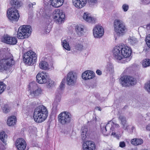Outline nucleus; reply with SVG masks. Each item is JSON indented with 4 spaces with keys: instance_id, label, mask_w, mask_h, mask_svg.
I'll list each match as a JSON object with an SVG mask.
<instances>
[{
    "instance_id": "obj_18",
    "label": "nucleus",
    "mask_w": 150,
    "mask_h": 150,
    "mask_svg": "<svg viewBox=\"0 0 150 150\" xmlns=\"http://www.w3.org/2000/svg\"><path fill=\"white\" fill-rule=\"evenodd\" d=\"M45 1L44 3L46 6H47L50 2L52 6L57 8L61 6L63 4L64 0H47Z\"/></svg>"
},
{
    "instance_id": "obj_28",
    "label": "nucleus",
    "mask_w": 150,
    "mask_h": 150,
    "mask_svg": "<svg viewBox=\"0 0 150 150\" xmlns=\"http://www.w3.org/2000/svg\"><path fill=\"white\" fill-rule=\"evenodd\" d=\"M88 127L87 126H84L82 127L81 129V137L83 140L86 139V138L87 137V132L88 131Z\"/></svg>"
},
{
    "instance_id": "obj_20",
    "label": "nucleus",
    "mask_w": 150,
    "mask_h": 150,
    "mask_svg": "<svg viewBox=\"0 0 150 150\" xmlns=\"http://www.w3.org/2000/svg\"><path fill=\"white\" fill-rule=\"evenodd\" d=\"M93 34L95 37L98 38L103 35L104 32L102 27L100 25L96 26L93 29Z\"/></svg>"
},
{
    "instance_id": "obj_2",
    "label": "nucleus",
    "mask_w": 150,
    "mask_h": 150,
    "mask_svg": "<svg viewBox=\"0 0 150 150\" xmlns=\"http://www.w3.org/2000/svg\"><path fill=\"white\" fill-rule=\"evenodd\" d=\"M48 112L46 108L43 105H40L35 109L33 115L34 120L38 122H42L47 117Z\"/></svg>"
},
{
    "instance_id": "obj_19",
    "label": "nucleus",
    "mask_w": 150,
    "mask_h": 150,
    "mask_svg": "<svg viewBox=\"0 0 150 150\" xmlns=\"http://www.w3.org/2000/svg\"><path fill=\"white\" fill-rule=\"evenodd\" d=\"M15 145L18 150H24L25 149L26 144L23 139L19 138L16 140Z\"/></svg>"
},
{
    "instance_id": "obj_11",
    "label": "nucleus",
    "mask_w": 150,
    "mask_h": 150,
    "mask_svg": "<svg viewBox=\"0 0 150 150\" xmlns=\"http://www.w3.org/2000/svg\"><path fill=\"white\" fill-rule=\"evenodd\" d=\"M8 19L12 21H17L19 17L18 11L16 8H9L7 13Z\"/></svg>"
},
{
    "instance_id": "obj_53",
    "label": "nucleus",
    "mask_w": 150,
    "mask_h": 150,
    "mask_svg": "<svg viewBox=\"0 0 150 150\" xmlns=\"http://www.w3.org/2000/svg\"><path fill=\"white\" fill-rule=\"evenodd\" d=\"M146 129L147 130H150V124L147 125L146 127Z\"/></svg>"
},
{
    "instance_id": "obj_12",
    "label": "nucleus",
    "mask_w": 150,
    "mask_h": 150,
    "mask_svg": "<svg viewBox=\"0 0 150 150\" xmlns=\"http://www.w3.org/2000/svg\"><path fill=\"white\" fill-rule=\"evenodd\" d=\"M48 74L44 71L38 73L36 76V81L39 83H45L49 80Z\"/></svg>"
},
{
    "instance_id": "obj_9",
    "label": "nucleus",
    "mask_w": 150,
    "mask_h": 150,
    "mask_svg": "<svg viewBox=\"0 0 150 150\" xmlns=\"http://www.w3.org/2000/svg\"><path fill=\"white\" fill-rule=\"evenodd\" d=\"M58 118V122L62 125L69 123L71 119L70 114L67 112H61L59 115Z\"/></svg>"
},
{
    "instance_id": "obj_8",
    "label": "nucleus",
    "mask_w": 150,
    "mask_h": 150,
    "mask_svg": "<svg viewBox=\"0 0 150 150\" xmlns=\"http://www.w3.org/2000/svg\"><path fill=\"white\" fill-rule=\"evenodd\" d=\"M29 87L30 90V94L29 97H34L41 94L42 90L40 88H39L35 82H32L29 84Z\"/></svg>"
},
{
    "instance_id": "obj_21",
    "label": "nucleus",
    "mask_w": 150,
    "mask_h": 150,
    "mask_svg": "<svg viewBox=\"0 0 150 150\" xmlns=\"http://www.w3.org/2000/svg\"><path fill=\"white\" fill-rule=\"evenodd\" d=\"M119 120L120 122V124L122 125V127L124 130L127 131L129 126L127 123L126 118L124 116L120 115L118 117Z\"/></svg>"
},
{
    "instance_id": "obj_43",
    "label": "nucleus",
    "mask_w": 150,
    "mask_h": 150,
    "mask_svg": "<svg viewBox=\"0 0 150 150\" xmlns=\"http://www.w3.org/2000/svg\"><path fill=\"white\" fill-rule=\"evenodd\" d=\"M129 7L128 5L126 4H123L122 6V9L125 12L127 11L128 10Z\"/></svg>"
},
{
    "instance_id": "obj_44",
    "label": "nucleus",
    "mask_w": 150,
    "mask_h": 150,
    "mask_svg": "<svg viewBox=\"0 0 150 150\" xmlns=\"http://www.w3.org/2000/svg\"><path fill=\"white\" fill-rule=\"evenodd\" d=\"M48 81L49 82V85L50 86H54L55 85V83L54 81H51L50 80H49V79Z\"/></svg>"
},
{
    "instance_id": "obj_26",
    "label": "nucleus",
    "mask_w": 150,
    "mask_h": 150,
    "mask_svg": "<svg viewBox=\"0 0 150 150\" xmlns=\"http://www.w3.org/2000/svg\"><path fill=\"white\" fill-rule=\"evenodd\" d=\"M83 26L82 25H77L75 26V30L77 35L79 36H82L84 32Z\"/></svg>"
},
{
    "instance_id": "obj_33",
    "label": "nucleus",
    "mask_w": 150,
    "mask_h": 150,
    "mask_svg": "<svg viewBox=\"0 0 150 150\" xmlns=\"http://www.w3.org/2000/svg\"><path fill=\"white\" fill-rule=\"evenodd\" d=\"M10 4L11 6L10 8H16L20 6V2L17 0H11Z\"/></svg>"
},
{
    "instance_id": "obj_23",
    "label": "nucleus",
    "mask_w": 150,
    "mask_h": 150,
    "mask_svg": "<svg viewBox=\"0 0 150 150\" xmlns=\"http://www.w3.org/2000/svg\"><path fill=\"white\" fill-rule=\"evenodd\" d=\"M95 76V74L91 71L88 70L83 73L82 77L85 80H87L93 78Z\"/></svg>"
},
{
    "instance_id": "obj_56",
    "label": "nucleus",
    "mask_w": 150,
    "mask_h": 150,
    "mask_svg": "<svg viewBox=\"0 0 150 150\" xmlns=\"http://www.w3.org/2000/svg\"><path fill=\"white\" fill-rule=\"evenodd\" d=\"M150 26V24H148L147 25V27L148 28V26Z\"/></svg>"
},
{
    "instance_id": "obj_42",
    "label": "nucleus",
    "mask_w": 150,
    "mask_h": 150,
    "mask_svg": "<svg viewBox=\"0 0 150 150\" xmlns=\"http://www.w3.org/2000/svg\"><path fill=\"white\" fill-rule=\"evenodd\" d=\"M145 40L147 46L150 48V34L147 36Z\"/></svg>"
},
{
    "instance_id": "obj_3",
    "label": "nucleus",
    "mask_w": 150,
    "mask_h": 150,
    "mask_svg": "<svg viewBox=\"0 0 150 150\" xmlns=\"http://www.w3.org/2000/svg\"><path fill=\"white\" fill-rule=\"evenodd\" d=\"M114 59L119 62L125 63L130 60L129 58H122L121 45L115 46L112 50Z\"/></svg>"
},
{
    "instance_id": "obj_48",
    "label": "nucleus",
    "mask_w": 150,
    "mask_h": 150,
    "mask_svg": "<svg viewBox=\"0 0 150 150\" xmlns=\"http://www.w3.org/2000/svg\"><path fill=\"white\" fill-rule=\"evenodd\" d=\"M144 4H148L150 3V0H142Z\"/></svg>"
},
{
    "instance_id": "obj_47",
    "label": "nucleus",
    "mask_w": 150,
    "mask_h": 150,
    "mask_svg": "<svg viewBox=\"0 0 150 150\" xmlns=\"http://www.w3.org/2000/svg\"><path fill=\"white\" fill-rule=\"evenodd\" d=\"M145 120H150V113H148L146 114V117H145Z\"/></svg>"
},
{
    "instance_id": "obj_31",
    "label": "nucleus",
    "mask_w": 150,
    "mask_h": 150,
    "mask_svg": "<svg viewBox=\"0 0 150 150\" xmlns=\"http://www.w3.org/2000/svg\"><path fill=\"white\" fill-rule=\"evenodd\" d=\"M111 121H109L108 123L106 124L105 123H101L100 127L103 134L104 135H105V133L107 131V129H110V127L109 126V122H110Z\"/></svg>"
},
{
    "instance_id": "obj_4",
    "label": "nucleus",
    "mask_w": 150,
    "mask_h": 150,
    "mask_svg": "<svg viewBox=\"0 0 150 150\" xmlns=\"http://www.w3.org/2000/svg\"><path fill=\"white\" fill-rule=\"evenodd\" d=\"M23 60L26 64H33L36 61L37 55L35 52L30 50L24 53L23 55Z\"/></svg>"
},
{
    "instance_id": "obj_13",
    "label": "nucleus",
    "mask_w": 150,
    "mask_h": 150,
    "mask_svg": "<svg viewBox=\"0 0 150 150\" xmlns=\"http://www.w3.org/2000/svg\"><path fill=\"white\" fill-rule=\"evenodd\" d=\"M77 77L76 75L72 72H69L67 75V84L70 86H73L76 83Z\"/></svg>"
},
{
    "instance_id": "obj_1",
    "label": "nucleus",
    "mask_w": 150,
    "mask_h": 150,
    "mask_svg": "<svg viewBox=\"0 0 150 150\" xmlns=\"http://www.w3.org/2000/svg\"><path fill=\"white\" fill-rule=\"evenodd\" d=\"M14 64L13 57L11 53L0 54V71H9V68Z\"/></svg>"
},
{
    "instance_id": "obj_55",
    "label": "nucleus",
    "mask_w": 150,
    "mask_h": 150,
    "mask_svg": "<svg viewBox=\"0 0 150 150\" xmlns=\"http://www.w3.org/2000/svg\"><path fill=\"white\" fill-rule=\"evenodd\" d=\"M135 128L134 126H132L131 128L132 132H133L134 129H135Z\"/></svg>"
},
{
    "instance_id": "obj_34",
    "label": "nucleus",
    "mask_w": 150,
    "mask_h": 150,
    "mask_svg": "<svg viewBox=\"0 0 150 150\" xmlns=\"http://www.w3.org/2000/svg\"><path fill=\"white\" fill-rule=\"evenodd\" d=\"M128 42L131 45H135L137 44L138 40L134 37H129L128 39Z\"/></svg>"
},
{
    "instance_id": "obj_15",
    "label": "nucleus",
    "mask_w": 150,
    "mask_h": 150,
    "mask_svg": "<svg viewBox=\"0 0 150 150\" xmlns=\"http://www.w3.org/2000/svg\"><path fill=\"white\" fill-rule=\"evenodd\" d=\"M120 127L119 124L112 122L111 127L110 128V129L111 130H112V131H114L112 132L111 135L116 138L118 139H119L121 136L120 132H117L118 129Z\"/></svg>"
},
{
    "instance_id": "obj_49",
    "label": "nucleus",
    "mask_w": 150,
    "mask_h": 150,
    "mask_svg": "<svg viewBox=\"0 0 150 150\" xmlns=\"http://www.w3.org/2000/svg\"><path fill=\"white\" fill-rule=\"evenodd\" d=\"M50 29L51 25H50L49 24L48 25L47 28L46 27H45V29L47 30H48V31L47 30V32H50Z\"/></svg>"
},
{
    "instance_id": "obj_52",
    "label": "nucleus",
    "mask_w": 150,
    "mask_h": 150,
    "mask_svg": "<svg viewBox=\"0 0 150 150\" xmlns=\"http://www.w3.org/2000/svg\"><path fill=\"white\" fill-rule=\"evenodd\" d=\"M96 72L97 74L99 75H101L102 74L101 71L98 69L96 70Z\"/></svg>"
},
{
    "instance_id": "obj_30",
    "label": "nucleus",
    "mask_w": 150,
    "mask_h": 150,
    "mask_svg": "<svg viewBox=\"0 0 150 150\" xmlns=\"http://www.w3.org/2000/svg\"><path fill=\"white\" fill-rule=\"evenodd\" d=\"M16 117L14 116H13L8 119L7 124L9 126H13L16 124Z\"/></svg>"
},
{
    "instance_id": "obj_22",
    "label": "nucleus",
    "mask_w": 150,
    "mask_h": 150,
    "mask_svg": "<svg viewBox=\"0 0 150 150\" xmlns=\"http://www.w3.org/2000/svg\"><path fill=\"white\" fill-rule=\"evenodd\" d=\"M83 150H95V144L92 141H86L83 145Z\"/></svg>"
},
{
    "instance_id": "obj_17",
    "label": "nucleus",
    "mask_w": 150,
    "mask_h": 150,
    "mask_svg": "<svg viewBox=\"0 0 150 150\" xmlns=\"http://www.w3.org/2000/svg\"><path fill=\"white\" fill-rule=\"evenodd\" d=\"M121 50L122 52V58H129L132 53L131 48L128 46H125L124 45H121Z\"/></svg>"
},
{
    "instance_id": "obj_39",
    "label": "nucleus",
    "mask_w": 150,
    "mask_h": 150,
    "mask_svg": "<svg viewBox=\"0 0 150 150\" xmlns=\"http://www.w3.org/2000/svg\"><path fill=\"white\" fill-rule=\"evenodd\" d=\"M6 87V85L3 82H0V94L3 92Z\"/></svg>"
},
{
    "instance_id": "obj_6",
    "label": "nucleus",
    "mask_w": 150,
    "mask_h": 150,
    "mask_svg": "<svg viewBox=\"0 0 150 150\" xmlns=\"http://www.w3.org/2000/svg\"><path fill=\"white\" fill-rule=\"evenodd\" d=\"M65 83V80H62L59 86V93L57 95L56 94L55 98L53 104V107L52 108V111L54 113H56L58 111L57 106L59 104V103L60 102L61 100V93L62 91L63 90L64 88Z\"/></svg>"
},
{
    "instance_id": "obj_29",
    "label": "nucleus",
    "mask_w": 150,
    "mask_h": 150,
    "mask_svg": "<svg viewBox=\"0 0 150 150\" xmlns=\"http://www.w3.org/2000/svg\"><path fill=\"white\" fill-rule=\"evenodd\" d=\"M105 70L107 73H113L114 72V69L112 63L110 62L107 63L105 67Z\"/></svg>"
},
{
    "instance_id": "obj_32",
    "label": "nucleus",
    "mask_w": 150,
    "mask_h": 150,
    "mask_svg": "<svg viewBox=\"0 0 150 150\" xmlns=\"http://www.w3.org/2000/svg\"><path fill=\"white\" fill-rule=\"evenodd\" d=\"M131 144L137 146L142 144L143 143V141L141 139L134 138L131 140Z\"/></svg>"
},
{
    "instance_id": "obj_46",
    "label": "nucleus",
    "mask_w": 150,
    "mask_h": 150,
    "mask_svg": "<svg viewBox=\"0 0 150 150\" xmlns=\"http://www.w3.org/2000/svg\"><path fill=\"white\" fill-rule=\"evenodd\" d=\"M3 110L4 112L5 113H6L9 111V109L7 108L6 106H5L3 108Z\"/></svg>"
},
{
    "instance_id": "obj_10",
    "label": "nucleus",
    "mask_w": 150,
    "mask_h": 150,
    "mask_svg": "<svg viewBox=\"0 0 150 150\" xmlns=\"http://www.w3.org/2000/svg\"><path fill=\"white\" fill-rule=\"evenodd\" d=\"M120 80L122 85L125 86L133 85L136 83V79L132 76H123L120 78Z\"/></svg>"
},
{
    "instance_id": "obj_27",
    "label": "nucleus",
    "mask_w": 150,
    "mask_h": 150,
    "mask_svg": "<svg viewBox=\"0 0 150 150\" xmlns=\"http://www.w3.org/2000/svg\"><path fill=\"white\" fill-rule=\"evenodd\" d=\"M83 19L87 22L89 23H94L95 22L94 18L92 17L90 14L87 13H85L83 16Z\"/></svg>"
},
{
    "instance_id": "obj_40",
    "label": "nucleus",
    "mask_w": 150,
    "mask_h": 150,
    "mask_svg": "<svg viewBox=\"0 0 150 150\" xmlns=\"http://www.w3.org/2000/svg\"><path fill=\"white\" fill-rule=\"evenodd\" d=\"M36 5V3L35 2H33V3L29 2L28 4V8L30 11H33V6Z\"/></svg>"
},
{
    "instance_id": "obj_45",
    "label": "nucleus",
    "mask_w": 150,
    "mask_h": 150,
    "mask_svg": "<svg viewBox=\"0 0 150 150\" xmlns=\"http://www.w3.org/2000/svg\"><path fill=\"white\" fill-rule=\"evenodd\" d=\"M126 146L125 143L124 141L120 142L119 143V146L121 148H123Z\"/></svg>"
},
{
    "instance_id": "obj_51",
    "label": "nucleus",
    "mask_w": 150,
    "mask_h": 150,
    "mask_svg": "<svg viewBox=\"0 0 150 150\" xmlns=\"http://www.w3.org/2000/svg\"><path fill=\"white\" fill-rule=\"evenodd\" d=\"M146 87L148 91L150 92V82L147 85Z\"/></svg>"
},
{
    "instance_id": "obj_24",
    "label": "nucleus",
    "mask_w": 150,
    "mask_h": 150,
    "mask_svg": "<svg viewBox=\"0 0 150 150\" xmlns=\"http://www.w3.org/2000/svg\"><path fill=\"white\" fill-rule=\"evenodd\" d=\"M74 5L76 8H81L84 7L86 4V0H72Z\"/></svg>"
},
{
    "instance_id": "obj_35",
    "label": "nucleus",
    "mask_w": 150,
    "mask_h": 150,
    "mask_svg": "<svg viewBox=\"0 0 150 150\" xmlns=\"http://www.w3.org/2000/svg\"><path fill=\"white\" fill-rule=\"evenodd\" d=\"M61 41L62 45L63 48L67 50H70V48L67 40L66 39L63 40V39L62 38L61 40Z\"/></svg>"
},
{
    "instance_id": "obj_14",
    "label": "nucleus",
    "mask_w": 150,
    "mask_h": 150,
    "mask_svg": "<svg viewBox=\"0 0 150 150\" xmlns=\"http://www.w3.org/2000/svg\"><path fill=\"white\" fill-rule=\"evenodd\" d=\"M54 19L57 23L60 24L62 23L65 17L64 14L62 11L57 9L55 10Z\"/></svg>"
},
{
    "instance_id": "obj_16",
    "label": "nucleus",
    "mask_w": 150,
    "mask_h": 150,
    "mask_svg": "<svg viewBox=\"0 0 150 150\" xmlns=\"http://www.w3.org/2000/svg\"><path fill=\"white\" fill-rule=\"evenodd\" d=\"M2 41L10 45H15L17 40L16 38L10 36L8 35H4L1 39Z\"/></svg>"
},
{
    "instance_id": "obj_37",
    "label": "nucleus",
    "mask_w": 150,
    "mask_h": 150,
    "mask_svg": "<svg viewBox=\"0 0 150 150\" xmlns=\"http://www.w3.org/2000/svg\"><path fill=\"white\" fill-rule=\"evenodd\" d=\"M142 65L144 67H146L150 66V59H145L144 60L142 61Z\"/></svg>"
},
{
    "instance_id": "obj_54",
    "label": "nucleus",
    "mask_w": 150,
    "mask_h": 150,
    "mask_svg": "<svg viewBox=\"0 0 150 150\" xmlns=\"http://www.w3.org/2000/svg\"><path fill=\"white\" fill-rule=\"evenodd\" d=\"M95 109L96 110H98L99 111H101V108L99 107H96L95 108Z\"/></svg>"
},
{
    "instance_id": "obj_38",
    "label": "nucleus",
    "mask_w": 150,
    "mask_h": 150,
    "mask_svg": "<svg viewBox=\"0 0 150 150\" xmlns=\"http://www.w3.org/2000/svg\"><path fill=\"white\" fill-rule=\"evenodd\" d=\"M7 135L3 131L0 132V139L4 143V140L6 138Z\"/></svg>"
},
{
    "instance_id": "obj_50",
    "label": "nucleus",
    "mask_w": 150,
    "mask_h": 150,
    "mask_svg": "<svg viewBox=\"0 0 150 150\" xmlns=\"http://www.w3.org/2000/svg\"><path fill=\"white\" fill-rule=\"evenodd\" d=\"M4 146L3 144L0 142V150H4Z\"/></svg>"
},
{
    "instance_id": "obj_25",
    "label": "nucleus",
    "mask_w": 150,
    "mask_h": 150,
    "mask_svg": "<svg viewBox=\"0 0 150 150\" xmlns=\"http://www.w3.org/2000/svg\"><path fill=\"white\" fill-rule=\"evenodd\" d=\"M47 60V59L46 58H42L41 61L40 62L39 64V67L41 69L44 70L49 69V64Z\"/></svg>"
},
{
    "instance_id": "obj_41",
    "label": "nucleus",
    "mask_w": 150,
    "mask_h": 150,
    "mask_svg": "<svg viewBox=\"0 0 150 150\" xmlns=\"http://www.w3.org/2000/svg\"><path fill=\"white\" fill-rule=\"evenodd\" d=\"M89 5H93L96 4L98 0H86Z\"/></svg>"
},
{
    "instance_id": "obj_36",
    "label": "nucleus",
    "mask_w": 150,
    "mask_h": 150,
    "mask_svg": "<svg viewBox=\"0 0 150 150\" xmlns=\"http://www.w3.org/2000/svg\"><path fill=\"white\" fill-rule=\"evenodd\" d=\"M74 47L76 50L79 51H82L83 50V45L79 43H76L74 44Z\"/></svg>"
},
{
    "instance_id": "obj_7",
    "label": "nucleus",
    "mask_w": 150,
    "mask_h": 150,
    "mask_svg": "<svg viewBox=\"0 0 150 150\" xmlns=\"http://www.w3.org/2000/svg\"><path fill=\"white\" fill-rule=\"evenodd\" d=\"M114 25L115 30L117 36L122 35L125 33L126 28L125 24L122 21L115 20Z\"/></svg>"
},
{
    "instance_id": "obj_5",
    "label": "nucleus",
    "mask_w": 150,
    "mask_h": 150,
    "mask_svg": "<svg viewBox=\"0 0 150 150\" xmlns=\"http://www.w3.org/2000/svg\"><path fill=\"white\" fill-rule=\"evenodd\" d=\"M32 28L29 25L21 26L18 29L17 33V37L20 39L26 38L30 35Z\"/></svg>"
}]
</instances>
